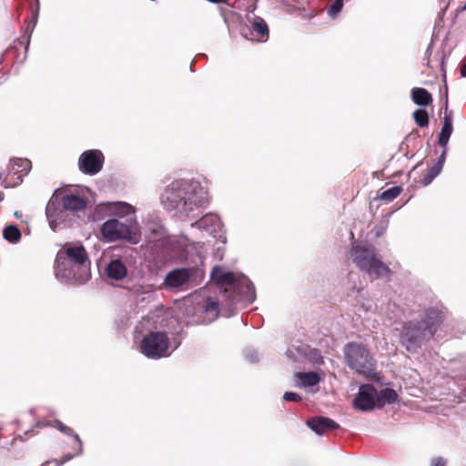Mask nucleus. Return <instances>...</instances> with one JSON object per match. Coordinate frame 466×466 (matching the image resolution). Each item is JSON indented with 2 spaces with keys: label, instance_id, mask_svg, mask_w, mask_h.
<instances>
[{
  "label": "nucleus",
  "instance_id": "f257e3e1",
  "mask_svg": "<svg viewBox=\"0 0 466 466\" xmlns=\"http://www.w3.org/2000/svg\"><path fill=\"white\" fill-rule=\"evenodd\" d=\"M211 279L219 285L225 286L222 290L224 301L222 308L219 303L208 299L203 307V311L207 315L201 323L208 324L215 320L218 314L228 318L234 314L238 306L251 304L256 299V292L253 283L242 274H235L227 270L221 266L213 268L210 273Z\"/></svg>",
  "mask_w": 466,
  "mask_h": 466
},
{
  "label": "nucleus",
  "instance_id": "f03ea898",
  "mask_svg": "<svg viewBox=\"0 0 466 466\" xmlns=\"http://www.w3.org/2000/svg\"><path fill=\"white\" fill-rule=\"evenodd\" d=\"M160 202L167 211L181 219L198 218L209 203L207 182L198 178L175 179L164 188Z\"/></svg>",
  "mask_w": 466,
  "mask_h": 466
},
{
  "label": "nucleus",
  "instance_id": "7ed1b4c3",
  "mask_svg": "<svg viewBox=\"0 0 466 466\" xmlns=\"http://www.w3.org/2000/svg\"><path fill=\"white\" fill-rule=\"evenodd\" d=\"M443 319V311L440 307L435 306L426 309L419 319L403 323L399 332L400 345L408 352H416L433 337Z\"/></svg>",
  "mask_w": 466,
  "mask_h": 466
},
{
  "label": "nucleus",
  "instance_id": "20e7f679",
  "mask_svg": "<svg viewBox=\"0 0 466 466\" xmlns=\"http://www.w3.org/2000/svg\"><path fill=\"white\" fill-rule=\"evenodd\" d=\"M352 262L371 279L388 277L391 270L378 257L376 249L353 244L350 252Z\"/></svg>",
  "mask_w": 466,
  "mask_h": 466
},
{
  "label": "nucleus",
  "instance_id": "39448f33",
  "mask_svg": "<svg viewBox=\"0 0 466 466\" xmlns=\"http://www.w3.org/2000/svg\"><path fill=\"white\" fill-rule=\"evenodd\" d=\"M344 357L348 367L365 377L375 374L376 361L370 350L361 343L349 342L344 347Z\"/></svg>",
  "mask_w": 466,
  "mask_h": 466
},
{
  "label": "nucleus",
  "instance_id": "423d86ee",
  "mask_svg": "<svg viewBox=\"0 0 466 466\" xmlns=\"http://www.w3.org/2000/svg\"><path fill=\"white\" fill-rule=\"evenodd\" d=\"M203 271L196 267L177 268L170 270L165 277L163 286L169 291L186 290L197 285V278Z\"/></svg>",
  "mask_w": 466,
  "mask_h": 466
},
{
  "label": "nucleus",
  "instance_id": "0eeeda50",
  "mask_svg": "<svg viewBox=\"0 0 466 466\" xmlns=\"http://www.w3.org/2000/svg\"><path fill=\"white\" fill-rule=\"evenodd\" d=\"M132 220L129 223L121 222L117 218L106 220L100 227L101 238L106 242L127 240L133 244L137 243L138 238L133 233Z\"/></svg>",
  "mask_w": 466,
  "mask_h": 466
},
{
  "label": "nucleus",
  "instance_id": "6e6552de",
  "mask_svg": "<svg viewBox=\"0 0 466 466\" xmlns=\"http://www.w3.org/2000/svg\"><path fill=\"white\" fill-rule=\"evenodd\" d=\"M168 346L169 339L166 333L152 331L141 340L140 350L147 358L157 360L169 355Z\"/></svg>",
  "mask_w": 466,
  "mask_h": 466
},
{
  "label": "nucleus",
  "instance_id": "1a4fd4ad",
  "mask_svg": "<svg viewBox=\"0 0 466 466\" xmlns=\"http://www.w3.org/2000/svg\"><path fill=\"white\" fill-rule=\"evenodd\" d=\"M56 276L65 283L85 282L89 274L83 273V269L75 266L69 259L58 251L56 258Z\"/></svg>",
  "mask_w": 466,
  "mask_h": 466
},
{
  "label": "nucleus",
  "instance_id": "9d476101",
  "mask_svg": "<svg viewBox=\"0 0 466 466\" xmlns=\"http://www.w3.org/2000/svg\"><path fill=\"white\" fill-rule=\"evenodd\" d=\"M105 157L99 149H89L84 151L78 158L79 170L88 176L98 174L104 166Z\"/></svg>",
  "mask_w": 466,
  "mask_h": 466
},
{
  "label": "nucleus",
  "instance_id": "9b49d317",
  "mask_svg": "<svg viewBox=\"0 0 466 466\" xmlns=\"http://www.w3.org/2000/svg\"><path fill=\"white\" fill-rule=\"evenodd\" d=\"M355 409L361 411H370L377 405V389L371 384H362L359 388V392L353 400Z\"/></svg>",
  "mask_w": 466,
  "mask_h": 466
},
{
  "label": "nucleus",
  "instance_id": "f8f14e48",
  "mask_svg": "<svg viewBox=\"0 0 466 466\" xmlns=\"http://www.w3.org/2000/svg\"><path fill=\"white\" fill-rule=\"evenodd\" d=\"M66 212L60 202V195L54 194L46 208V215L52 230H56L58 226L66 220Z\"/></svg>",
  "mask_w": 466,
  "mask_h": 466
},
{
  "label": "nucleus",
  "instance_id": "ddd939ff",
  "mask_svg": "<svg viewBox=\"0 0 466 466\" xmlns=\"http://www.w3.org/2000/svg\"><path fill=\"white\" fill-rule=\"evenodd\" d=\"M65 258L69 259L75 266L83 269V273L89 274L90 261L88 260L87 252L82 245L70 246L60 250Z\"/></svg>",
  "mask_w": 466,
  "mask_h": 466
},
{
  "label": "nucleus",
  "instance_id": "4468645a",
  "mask_svg": "<svg viewBox=\"0 0 466 466\" xmlns=\"http://www.w3.org/2000/svg\"><path fill=\"white\" fill-rule=\"evenodd\" d=\"M307 426L318 435L332 431L339 428V425L328 417H315L306 421Z\"/></svg>",
  "mask_w": 466,
  "mask_h": 466
},
{
  "label": "nucleus",
  "instance_id": "2eb2a0df",
  "mask_svg": "<svg viewBox=\"0 0 466 466\" xmlns=\"http://www.w3.org/2000/svg\"><path fill=\"white\" fill-rule=\"evenodd\" d=\"M60 202L65 210L71 212L84 210L86 207V198L75 194L60 195Z\"/></svg>",
  "mask_w": 466,
  "mask_h": 466
},
{
  "label": "nucleus",
  "instance_id": "dca6fc26",
  "mask_svg": "<svg viewBox=\"0 0 466 466\" xmlns=\"http://www.w3.org/2000/svg\"><path fill=\"white\" fill-rule=\"evenodd\" d=\"M220 219L218 217L206 214L200 219L190 224L191 228H197L209 234L217 232L220 228Z\"/></svg>",
  "mask_w": 466,
  "mask_h": 466
},
{
  "label": "nucleus",
  "instance_id": "f3484780",
  "mask_svg": "<svg viewBox=\"0 0 466 466\" xmlns=\"http://www.w3.org/2000/svg\"><path fill=\"white\" fill-rule=\"evenodd\" d=\"M106 275L114 280H122L127 276V268L121 259L111 260L106 268Z\"/></svg>",
  "mask_w": 466,
  "mask_h": 466
},
{
  "label": "nucleus",
  "instance_id": "a211bd4d",
  "mask_svg": "<svg viewBox=\"0 0 466 466\" xmlns=\"http://www.w3.org/2000/svg\"><path fill=\"white\" fill-rule=\"evenodd\" d=\"M453 126H452V112L448 111L447 106L445 107L444 117H443V125L439 135V145L442 147H446L449 142V139L452 134Z\"/></svg>",
  "mask_w": 466,
  "mask_h": 466
},
{
  "label": "nucleus",
  "instance_id": "6ab92c4d",
  "mask_svg": "<svg viewBox=\"0 0 466 466\" xmlns=\"http://www.w3.org/2000/svg\"><path fill=\"white\" fill-rule=\"evenodd\" d=\"M109 210L119 218L135 216L136 208L131 204L123 201L109 203Z\"/></svg>",
  "mask_w": 466,
  "mask_h": 466
},
{
  "label": "nucleus",
  "instance_id": "aec40b11",
  "mask_svg": "<svg viewBox=\"0 0 466 466\" xmlns=\"http://www.w3.org/2000/svg\"><path fill=\"white\" fill-rule=\"evenodd\" d=\"M412 101L420 106H427L432 102L431 93L422 87H414L411 90Z\"/></svg>",
  "mask_w": 466,
  "mask_h": 466
},
{
  "label": "nucleus",
  "instance_id": "412c9836",
  "mask_svg": "<svg viewBox=\"0 0 466 466\" xmlns=\"http://www.w3.org/2000/svg\"><path fill=\"white\" fill-rule=\"evenodd\" d=\"M398 399V394L395 390L391 388H385L377 390V405L378 408L384 407L386 404H391Z\"/></svg>",
  "mask_w": 466,
  "mask_h": 466
},
{
  "label": "nucleus",
  "instance_id": "4be33fe9",
  "mask_svg": "<svg viewBox=\"0 0 466 466\" xmlns=\"http://www.w3.org/2000/svg\"><path fill=\"white\" fill-rule=\"evenodd\" d=\"M269 31H238L241 40H247L251 43H263L268 41Z\"/></svg>",
  "mask_w": 466,
  "mask_h": 466
},
{
  "label": "nucleus",
  "instance_id": "5701e85b",
  "mask_svg": "<svg viewBox=\"0 0 466 466\" xmlns=\"http://www.w3.org/2000/svg\"><path fill=\"white\" fill-rule=\"evenodd\" d=\"M32 167L31 161L27 158H13L11 160L10 171L19 176H25Z\"/></svg>",
  "mask_w": 466,
  "mask_h": 466
},
{
  "label": "nucleus",
  "instance_id": "b1692460",
  "mask_svg": "<svg viewBox=\"0 0 466 466\" xmlns=\"http://www.w3.org/2000/svg\"><path fill=\"white\" fill-rule=\"evenodd\" d=\"M295 378L300 382L302 387H312L320 381V376L315 371L297 372Z\"/></svg>",
  "mask_w": 466,
  "mask_h": 466
},
{
  "label": "nucleus",
  "instance_id": "393cba45",
  "mask_svg": "<svg viewBox=\"0 0 466 466\" xmlns=\"http://www.w3.org/2000/svg\"><path fill=\"white\" fill-rule=\"evenodd\" d=\"M53 426L55 428H56L60 432L72 437L77 442V444H78V452H77V454H82L83 453V444H82V441H81V439H80L78 434L74 433V431H73V430L71 428L67 427L62 421H60L58 420H55Z\"/></svg>",
  "mask_w": 466,
  "mask_h": 466
},
{
  "label": "nucleus",
  "instance_id": "a878e982",
  "mask_svg": "<svg viewBox=\"0 0 466 466\" xmlns=\"http://www.w3.org/2000/svg\"><path fill=\"white\" fill-rule=\"evenodd\" d=\"M3 237L9 243L16 244L20 241L22 234L17 226L8 225L3 230Z\"/></svg>",
  "mask_w": 466,
  "mask_h": 466
},
{
  "label": "nucleus",
  "instance_id": "bb28decb",
  "mask_svg": "<svg viewBox=\"0 0 466 466\" xmlns=\"http://www.w3.org/2000/svg\"><path fill=\"white\" fill-rule=\"evenodd\" d=\"M246 27L249 29V26H252V29H268L267 23L261 17L256 16L253 13H248L246 15Z\"/></svg>",
  "mask_w": 466,
  "mask_h": 466
},
{
  "label": "nucleus",
  "instance_id": "cd10ccee",
  "mask_svg": "<svg viewBox=\"0 0 466 466\" xmlns=\"http://www.w3.org/2000/svg\"><path fill=\"white\" fill-rule=\"evenodd\" d=\"M309 350V347L306 345H300L298 347H293L291 349H289L286 351V356L294 361H298L300 359H304L307 357Z\"/></svg>",
  "mask_w": 466,
  "mask_h": 466
},
{
  "label": "nucleus",
  "instance_id": "c85d7f7f",
  "mask_svg": "<svg viewBox=\"0 0 466 466\" xmlns=\"http://www.w3.org/2000/svg\"><path fill=\"white\" fill-rule=\"evenodd\" d=\"M402 187L400 186L392 187L381 192L380 199L386 202H390L397 198L400 195Z\"/></svg>",
  "mask_w": 466,
  "mask_h": 466
},
{
  "label": "nucleus",
  "instance_id": "c756f323",
  "mask_svg": "<svg viewBox=\"0 0 466 466\" xmlns=\"http://www.w3.org/2000/svg\"><path fill=\"white\" fill-rule=\"evenodd\" d=\"M416 124L420 127H426L429 125V116L426 110L417 109L413 113Z\"/></svg>",
  "mask_w": 466,
  "mask_h": 466
},
{
  "label": "nucleus",
  "instance_id": "7c9ffc66",
  "mask_svg": "<svg viewBox=\"0 0 466 466\" xmlns=\"http://www.w3.org/2000/svg\"><path fill=\"white\" fill-rule=\"evenodd\" d=\"M442 168L439 167V166L433 165L428 173L424 176V177L421 180V183L423 186L430 185L433 179L439 176V174L441 172Z\"/></svg>",
  "mask_w": 466,
  "mask_h": 466
},
{
  "label": "nucleus",
  "instance_id": "2f4dec72",
  "mask_svg": "<svg viewBox=\"0 0 466 466\" xmlns=\"http://www.w3.org/2000/svg\"><path fill=\"white\" fill-rule=\"evenodd\" d=\"M344 0H335L328 8V14L330 17H335L342 9Z\"/></svg>",
  "mask_w": 466,
  "mask_h": 466
},
{
  "label": "nucleus",
  "instance_id": "473e14b6",
  "mask_svg": "<svg viewBox=\"0 0 466 466\" xmlns=\"http://www.w3.org/2000/svg\"><path fill=\"white\" fill-rule=\"evenodd\" d=\"M38 0H36V8L35 10H32L31 11V19H30V23L27 26V29H34L36 25V22H37V18H38V11H39V6H38Z\"/></svg>",
  "mask_w": 466,
  "mask_h": 466
},
{
  "label": "nucleus",
  "instance_id": "72a5a7b5",
  "mask_svg": "<svg viewBox=\"0 0 466 466\" xmlns=\"http://www.w3.org/2000/svg\"><path fill=\"white\" fill-rule=\"evenodd\" d=\"M283 400L286 401L299 402L301 400V396L297 392L287 391L283 395Z\"/></svg>",
  "mask_w": 466,
  "mask_h": 466
},
{
  "label": "nucleus",
  "instance_id": "f704fd0d",
  "mask_svg": "<svg viewBox=\"0 0 466 466\" xmlns=\"http://www.w3.org/2000/svg\"><path fill=\"white\" fill-rule=\"evenodd\" d=\"M30 36H31V35L28 34V31H25V34L21 37H18L16 40L17 45L25 46V52L27 51L28 46H29Z\"/></svg>",
  "mask_w": 466,
  "mask_h": 466
},
{
  "label": "nucleus",
  "instance_id": "c9c22d12",
  "mask_svg": "<svg viewBox=\"0 0 466 466\" xmlns=\"http://www.w3.org/2000/svg\"><path fill=\"white\" fill-rule=\"evenodd\" d=\"M74 457H75V455L67 453V454L63 455L61 460H56H56L53 461V462L56 464V466H61L64 463L71 461Z\"/></svg>",
  "mask_w": 466,
  "mask_h": 466
},
{
  "label": "nucleus",
  "instance_id": "e433bc0d",
  "mask_svg": "<svg viewBox=\"0 0 466 466\" xmlns=\"http://www.w3.org/2000/svg\"><path fill=\"white\" fill-rule=\"evenodd\" d=\"M447 461L442 457L432 459L431 466H446Z\"/></svg>",
  "mask_w": 466,
  "mask_h": 466
},
{
  "label": "nucleus",
  "instance_id": "4c0bfd02",
  "mask_svg": "<svg viewBox=\"0 0 466 466\" xmlns=\"http://www.w3.org/2000/svg\"><path fill=\"white\" fill-rule=\"evenodd\" d=\"M445 159H446V147H444V150L442 151V153L441 154V156L438 158V161L434 165L439 166V167L442 168Z\"/></svg>",
  "mask_w": 466,
  "mask_h": 466
},
{
  "label": "nucleus",
  "instance_id": "58836bf2",
  "mask_svg": "<svg viewBox=\"0 0 466 466\" xmlns=\"http://www.w3.org/2000/svg\"><path fill=\"white\" fill-rule=\"evenodd\" d=\"M246 359L250 362H255L258 360V354L254 350H248L246 352Z\"/></svg>",
  "mask_w": 466,
  "mask_h": 466
},
{
  "label": "nucleus",
  "instance_id": "ea45409f",
  "mask_svg": "<svg viewBox=\"0 0 466 466\" xmlns=\"http://www.w3.org/2000/svg\"><path fill=\"white\" fill-rule=\"evenodd\" d=\"M434 38H435V34L433 33V34H432V36H431V43H430V45H429V46L427 47V50H426V52H425V56H430V54H431V47H432V46H433ZM424 59H426V57H424Z\"/></svg>",
  "mask_w": 466,
  "mask_h": 466
},
{
  "label": "nucleus",
  "instance_id": "a19ab883",
  "mask_svg": "<svg viewBox=\"0 0 466 466\" xmlns=\"http://www.w3.org/2000/svg\"><path fill=\"white\" fill-rule=\"evenodd\" d=\"M460 73L462 77L466 76V62L461 66Z\"/></svg>",
  "mask_w": 466,
  "mask_h": 466
},
{
  "label": "nucleus",
  "instance_id": "79ce46f5",
  "mask_svg": "<svg viewBox=\"0 0 466 466\" xmlns=\"http://www.w3.org/2000/svg\"><path fill=\"white\" fill-rule=\"evenodd\" d=\"M210 3L214 4H220V3H227L228 0H208Z\"/></svg>",
  "mask_w": 466,
  "mask_h": 466
},
{
  "label": "nucleus",
  "instance_id": "37998d69",
  "mask_svg": "<svg viewBox=\"0 0 466 466\" xmlns=\"http://www.w3.org/2000/svg\"><path fill=\"white\" fill-rule=\"evenodd\" d=\"M151 232L152 234L158 236L160 235V228H153Z\"/></svg>",
  "mask_w": 466,
  "mask_h": 466
},
{
  "label": "nucleus",
  "instance_id": "c03bdc74",
  "mask_svg": "<svg viewBox=\"0 0 466 466\" xmlns=\"http://www.w3.org/2000/svg\"><path fill=\"white\" fill-rule=\"evenodd\" d=\"M51 462H53V461H46L44 463H42L40 466H48V464Z\"/></svg>",
  "mask_w": 466,
  "mask_h": 466
},
{
  "label": "nucleus",
  "instance_id": "a18cd8bd",
  "mask_svg": "<svg viewBox=\"0 0 466 466\" xmlns=\"http://www.w3.org/2000/svg\"><path fill=\"white\" fill-rule=\"evenodd\" d=\"M465 10H466V3L458 11L461 12V11H465Z\"/></svg>",
  "mask_w": 466,
  "mask_h": 466
},
{
  "label": "nucleus",
  "instance_id": "49530a36",
  "mask_svg": "<svg viewBox=\"0 0 466 466\" xmlns=\"http://www.w3.org/2000/svg\"><path fill=\"white\" fill-rule=\"evenodd\" d=\"M76 454H74V455H75V456H79L80 454H77V452H78V446H77V447H76Z\"/></svg>",
  "mask_w": 466,
  "mask_h": 466
},
{
  "label": "nucleus",
  "instance_id": "de8ad7c7",
  "mask_svg": "<svg viewBox=\"0 0 466 466\" xmlns=\"http://www.w3.org/2000/svg\"><path fill=\"white\" fill-rule=\"evenodd\" d=\"M147 238L149 241H154V240H155L154 238H151V237H149V236H147Z\"/></svg>",
  "mask_w": 466,
  "mask_h": 466
},
{
  "label": "nucleus",
  "instance_id": "09e8293b",
  "mask_svg": "<svg viewBox=\"0 0 466 466\" xmlns=\"http://www.w3.org/2000/svg\"><path fill=\"white\" fill-rule=\"evenodd\" d=\"M178 345H180V342H179V341H177V342L176 343L175 349H176V348H177V347H178Z\"/></svg>",
  "mask_w": 466,
  "mask_h": 466
}]
</instances>
